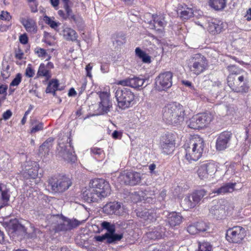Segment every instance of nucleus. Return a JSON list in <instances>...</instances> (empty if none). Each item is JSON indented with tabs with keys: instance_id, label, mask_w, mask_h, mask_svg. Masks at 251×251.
I'll return each mask as SVG.
<instances>
[{
	"instance_id": "1a4fd4ad",
	"label": "nucleus",
	"mask_w": 251,
	"mask_h": 251,
	"mask_svg": "<svg viewBox=\"0 0 251 251\" xmlns=\"http://www.w3.org/2000/svg\"><path fill=\"white\" fill-rule=\"evenodd\" d=\"M52 218L53 221L57 222L54 226L56 232L70 230L80 224V222L75 219L71 220L58 215L53 216Z\"/></svg>"
},
{
	"instance_id": "2eb2a0df",
	"label": "nucleus",
	"mask_w": 251,
	"mask_h": 251,
	"mask_svg": "<svg viewBox=\"0 0 251 251\" xmlns=\"http://www.w3.org/2000/svg\"><path fill=\"white\" fill-rule=\"evenodd\" d=\"M141 176L140 173L136 172H127L122 173L119 179L125 184L134 186L141 182Z\"/></svg>"
},
{
	"instance_id": "4d7b16f0",
	"label": "nucleus",
	"mask_w": 251,
	"mask_h": 251,
	"mask_svg": "<svg viewBox=\"0 0 251 251\" xmlns=\"http://www.w3.org/2000/svg\"><path fill=\"white\" fill-rule=\"evenodd\" d=\"M30 65H28L25 70V75L28 77H32L34 75V71L30 67Z\"/></svg>"
},
{
	"instance_id": "39448f33",
	"label": "nucleus",
	"mask_w": 251,
	"mask_h": 251,
	"mask_svg": "<svg viewBox=\"0 0 251 251\" xmlns=\"http://www.w3.org/2000/svg\"><path fill=\"white\" fill-rule=\"evenodd\" d=\"M118 106L119 108L125 109L132 106L135 101V96L129 89L123 88H118L115 93Z\"/></svg>"
},
{
	"instance_id": "f03ea898",
	"label": "nucleus",
	"mask_w": 251,
	"mask_h": 251,
	"mask_svg": "<svg viewBox=\"0 0 251 251\" xmlns=\"http://www.w3.org/2000/svg\"><path fill=\"white\" fill-rule=\"evenodd\" d=\"M204 146V140L199 136H195L184 145L185 158L189 161H196L202 155Z\"/></svg>"
},
{
	"instance_id": "e433bc0d",
	"label": "nucleus",
	"mask_w": 251,
	"mask_h": 251,
	"mask_svg": "<svg viewBox=\"0 0 251 251\" xmlns=\"http://www.w3.org/2000/svg\"><path fill=\"white\" fill-rule=\"evenodd\" d=\"M59 85L58 81L57 79H52L48 84L46 88V92L47 93H52L53 96L55 95V91L58 90Z\"/></svg>"
},
{
	"instance_id": "473e14b6",
	"label": "nucleus",
	"mask_w": 251,
	"mask_h": 251,
	"mask_svg": "<svg viewBox=\"0 0 251 251\" xmlns=\"http://www.w3.org/2000/svg\"><path fill=\"white\" fill-rule=\"evenodd\" d=\"M181 205L185 210H188L196 206L192 199L191 195L189 196H186L184 198L181 202Z\"/></svg>"
},
{
	"instance_id": "a211bd4d",
	"label": "nucleus",
	"mask_w": 251,
	"mask_h": 251,
	"mask_svg": "<svg viewBox=\"0 0 251 251\" xmlns=\"http://www.w3.org/2000/svg\"><path fill=\"white\" fill-rule=\"evenodd\" d=\"M71 140H69L70 142ZM58 145L60 148H61V151H59V155L62 157V158L68 162H75L76 160V157L75 155V152L74 149L71 147L70 143H69V146H63L62 143L59 141Z\"/></svg>"
},
{
	"instance_id": "b1692460",
	"label": "nucleus",
	"mask_w": 251,
	"mask_h": 251,
	"mask_svg": "<svg viewBox=\"0 0 251 251\" xmlns=\"http://www.w3.org/2000/svg\"><path fill=\"white\" fill-rule=\"evenodd\" d=\"M236 183L228 182L224 184L220 188L215 190L213 193L218 195H225L227 193H230L235 190Z\"/></svg>"
},
{
	"instance_id": "412c9836",
	"label": "nucleus",
	"mask_w": 251,
	"mask_h": 251,
	"mask_svg": "<svg viewBox=\"0 0 251 251\" xmlns=\"http://www.w3.org/2000/svg\"><path fill=\"white\" fill-rule=\"evenodd\" d=\"M103 211L108 215H120L121 205L120 203L111 202L105 204L103 207Z\"/></svg>"
},
{
	"instance_id": "58836bf2",
	"label": "nucleus",
	"mask_w": 251,
	"mask_h": 251,
	"mask_svg": "<svg viewBox=\"0 0 251 251\" xmlns=\"http://www.w3.org/2000/svg\"><path fill=\"white\" fill-rule=\"evenodd\" d=\"M37 75L40 76H45L47 79L51 77L50 71L46 67L44 64H40L37 72Z\"/></svg>"
},
{
	"instance_id": "aec40b11",
	"label": "nucleus",
	"mask_w": 251,
	"mask_h": 251,
	"mask_svg": "<svg viewBox=\"0 0 251 251\" xmlns=\"http://www.w3.org/2000/svg\"><path fill=\"white\" fill-rule=\"evenodd\" d=\"M207 24L208 31L213 35L220 33L224 28L223 23L217 19L209 20Z\"/></svg>"
},
{
	"instance_id": "cd10ccee",
	"label": "nucleus",
	"mask_w": 251,
	"mask_h": 251,
	"mask_svg": "<svg viewBox=\"0 0 251 251\" xmlns=\"http://www.w3.org/2000/svg\"><path fill=\"white\" fill-rule=\"evenodd\" d=\"M165 228L162 226H158L148 233V237L153 240L160 239L165 235Z\"/></svg>"
},
{
	"instance_id": "393cba45",
	"label": "nucleus",
	"mask_w": 251,
	"mask_h": 251,
	"mask_svg": "<svg viewBox=\"0 0 251 251\" xmlns=\"http://www.w3.org/2000/svg\"><path fill=\"white\" fill-rule=\"evenodd\" d=\"M100 101L99 104V109L104 113H107L112 107V103L108 97L104 94L100 95Z\"/></svg>"
},
{
	"instance_id": "f704fd0d",
	"label": "nucleus",
	"mask_w": 251,
	"mask_h": 251,
	"mask_svg": "<svg viewBox=\"0 0 251 251\" xmlns=\"http://www.w3.org/2000/svg\"><path fill=\"white\" fill-rule=\"evenodd\" d=\"M248 74L245 71L243 72V73L240 74V75H234L233 77H231L229 79L227 80V83L228 85H230V84H233L234 83H238L239 81H243L244 80L248 79Z\"/></svg>"
},
{
	"instance_id": "7ed1b4c3",
	"label": "nucleus",
	"mask_w": 251,
	"mask_h": 251,
	"mask_svg": "<svg viewBox=\"0 0 251 251\" xmlns=\"http://www.w3.org/2000/svg\"><path fill=\"white\" fill-rule=\"evenodd\" d=\"M185 110L179 103L168 104L163 108V120L168 124H179L184 120Z\"/></svg>"
},
{
	"instance_id": "6e6d98bb",
	"label": "nucleus",
	"mask_w": 251,
	"mask_h": 251,
	"mask_svg": "<svg viewBox=\"0 0 251 251\" xmlns=\"http://www.w3.org/2000/svg\"><path fill=\"white\" fill-rule=\"evenodd\" d=\"M0 19L9 21L11 19V16L8 12L2 11L0 14Z\"/></svg>"
},
{
	"instance_id": "ea45409f",
	"label": "nucleus",
	"mask_w": 251,
	"mask_h": 251,
	"mask_svg": "<svg viewBox=\"0 0 251 251\" xmlns=\"http://www.w3.org/2000/svg\"><path fill=\"white\" fill-rule=\"evenodd\" d=\"M91 152L93 156L98 160H101L104 157L103 151L100 148H92L91 149Z\"/></svg>"
},
{
	"instance_id": "5701e85b",
	"label": "nucleus",
	"mask_w": 251,
	"mask_h": 251,
	"mask_svg": "<svg viewBox=\"0 0 251 251\" xmlns=\"http://www.w3.org/2000/svg\"><path fill=\"white\" fill-rule=\"evenodd\" d=\"M20 21L27 32L32 34L36 33L37 27L33 20L29 18L26 19L22 18L20 19Z\"/></svg>"
},
{
	"instance_id": "423d86ee",
	"label": "nucleus",
	"mask_w": 251,
	"mask_h": 251,
	"mask_svg": "<svg viewBox=\"0 0 251 251\" xmlns=\"http://www.w3.org/2000/svg\"><path fill=\"white\" fill-rule=\"evenodd\" d=\"M48 183L54 193H63L68 190L72 184L68 177L61 175L51 176L49 179Z\"/></svg>"
},
{
	"instance_id": "a18cd8bd",
	"label": "nucleus",
	"mask_w": 251,
	"mask_h": 251,
	"mask_svg": "<svg viewBox=\"0 0 251 251\" xmlns=\"http://www.w3.org/2000/svg\"><path fill=\"white\" fill-rule=\"evenodd\" d=\"M199 250L198 251H211L212 246L207 242H199L198 243Z\"/></svg>"
},
{
	"instance_id": "9d476101",
	"label": "nucleus",
	"mask_w": 251,
	"mask_h": 251,
	"mask_svg": "<svg viewBox=\"0 0 251 251\" xmlns=\"http://www.w3.org/2000/svg\"><path fill=\"white\" fill-rule=\"evenodd\" d=\"M212 120L210 113H203L193 116L187 122L188 126L192 129H199L208 126Z\"/></svg>"
},
{
	"instance_id": "4c0bfd02",
	"label": "nucleus",
	"mask_w": 251,
	"mask_h": 251,
	"mask_svg": "<svg viewBox=\"0 0 251 251\" xmlns=\"http://www.w3.org/2000/svg\"><path fill=\"white\" fill-rule=\"evenodd\" d=\"M135 53L136 55L140 58L144 63H150L151 62V57L140 48H136L135 49Z\"/></svg>"
},
{
	"instance_id": "864d4df0",
	"label": "nucleus",
	"mask_w": 251,
	"mask_h": 251,
	"mask_svg": "<svg viewBox=\"0 0 251 251\" xmlns=\"http://www.w3.org/2000/svg\"><path fill=\"white\" fill-rule=\"evenodd\" d=\"M155 215L154 213L152 212H150L149 211L147 214V217L145 220V221H147L148 223H151L153 222L155 220Z\"/></svg>"
},
{
	"instance_id": "4be33fe9",
	"label": "nucleus",
	"mask_w": 251,
	"mask_h": 251,
	"mask_svg": "<svg viewBox=\"0 0 251 251\" xmlns=\"http://www.w3.org/2000/svg\"><path fill=\"white\" fill-rule=\"evenodd\" d=\"M234 92L244 94L248 92L249 85L248 78L244 80L243 81H239L228 86Z\"/></svg>"
},
{
	"instance_id": "49530a36",
	"label": "nucleus",
	"mask_w": 251,
	"mask_h": 251,
	"mask_svg": "<svg viewBox=\"0 0 251 251\" xmlns=\"http://www.w3.org/2000/svg\"><path fill=\"white\" fill-rule=\"evenodd\" d=\"M197 226L199 232L208 231L209 229V224L204 222L197 223Z\"/></svg>"
},
{
	"instance_id": "9b49d317",
	"label": "nucleus",
	"mask_w": 251,
	"mask_h": 251,
	"mask_svg": "<svg viewBox=\"0 0 251 251\" xmlns=\"http://www.w3.org/2000/svg\"><path fill=\"white\" fill-rule=\"evenodd\" d=\"M173 76L172 73L170 71L160 73L155 79L156 89L162 91L170 88L172 85Z\"/></svg>"
},
{
	"instance_id": "4468645a",
	"label": "nucleus",
	"mask_w": 251,
	"mask_h": 251,
	"mask_svg": "<svg viewBox=\"0 0 251 251\" xmlns=\"http://www.w3.org/2000/svg\"><path fill=\"white\" fill-rule=\"evenodd\" d=\"M39 165L35 161H26L23 165L22 174L25 179H35L38 175Z\"/></svg>"
},
{
	"instance_id": "09e8293b",
	"label": "nucleus",
	"mask_w": 251,
	"mask_h": 251,
	"mask_svg": "<svg viewBox=\"0 0 251 251\" xmlns=\"http://www.w3.org/2000/svg\"><path fill=\"white\" fill-rule=\"evenodd\" d=\"M0 155L2 156V159H0V165L4 168L9 162L8 155L4 151H0Z\"/></svg>"
},
{
	"instance_id": "c9c22d12",
	"label": "nucleus",
	"mask_w": 251,
	"mask_h": 251,
	"mask_svg": "<svg viewBox=\"0 0 251 251\" xmlns=\"http://www.w3.org/2000/svg\"><path fill=\"white\" fill-rule=\"evenodd\" d=\"M209 5L216 10L223 9L226 6V0H209Z\"/></svg>"
},
{
	"instance_id": "c85d7f7f",
	"label": "nucleus",
	"mask_w": 251,
	"mask_h": 251,
	"mask_svg": "<svg viewBox=\"0 0 251 251\" xmlns=\"http://www.w3.org/2000/svg\"><path fill=\"white\" fill-rule=\"evenodd\" d=\"M66 12V17L71 21H73L76 24L79 26H82L83 23L81 19L76 17L73 13L72 9L70 7V5L64 6Z\"/></svg>"
},
{
	"instance_id": "e2e57ef3",
	"label": "nucleus",
	"mask_w": 251,
	"mask_h": 251,
	"mask_svg": "<svg viewBox=\"0 0 251 251\" xmlns=\"http://www.w3.org/2000/svg\"><path fill=\"white\" fill-rule=\"evenodd\" d=\"M19 41L22 44L25 45L28 42V37L25 34L20 35L19 37Z\"/></svg>"
},
{
	"instance_id": "f8f14e48",
	"label": "nucleus",
	"mask_w": 251,
	"mask_h": 251,
	"mask_svg": "<svg viewBox=\"0 0 251 251\" xmlns=\"http://www.w3.org/2000/svg\"><path fill=\"white\" fill-rule=\"evenodd\" d=\"M246 235L245 228L236 226L229 228L226 231V238L227 241L232 243H240Z\"/></svg>"
},
{
	"instance_id": "052dcab7",
	"label": "nucleus",
	"mask_w": 251,
	"mask_h": 251,
	"mask_svg": "<svg viewBox=\"0 0 251 251\" xmlns=\"http://www.w3.org/2000/svg\"><path fill=\"white\" fill-rule=\"evenodd\" d=\"M148 212V211L147 210L142 211L138 210L137 212V216L139 217H140L141 218L145 220L147 217V214Z\"/></svg>"
},
{
	"instance_id": "c03bdc74",
	"label": "nucleus",
	"mask_w": 251,
	"mask_h": 251,
	"mask_svg": "<svg viewBox=\"0 0 251 251\" xmlns=\"http://www.w3.org/2000/svg\"><path fill=\"white\" fill-rule=\"evenodd\" d=\"M123 237V234H117L114 233L110 235H108V240L106 241V243L111 244L116 241L121 240Z\"/></svg>"
},
{
	"instance_id": "8fccbe9b",
	"label": "nucleus",
	"mask_w": 251,
	"mask_h": 251,
	"mask_svg": "<svg viewBox=\"0 0 251 251\" xmlns=\"http://www.w3.org/2000/svg\"><path fill=\"white\" fill-rule=\"evenodd\" d=\"M34 214L37 218L42 219L46 215H47L46 209L45 208H40L37 210L34 211Z\"/></svg>"
},
{
	"instance_id": "5fc2aeb1",
	"label": "nucleus",
	"mask_w": 251,
	"mask_h": 251,
	"mask_svg": "<svg viewBox=\"0 0 251 251\" xmlns=\"http://www.w3.org/2000/svg\"><path fill=\"white\" fill-rule=\"evenodd\" d=\"M7 89L8 86L7 85L0 83V95H3L4 96L3 98V100L5 99V96L7 95Z\"/></svg>"
},
{
	"instance_id": "3c124183",
	"label": "nucleus",
	"mask_w": 251,
	"mask_h": 251,
	"mask_svg": "<svg viewBox=\"0 0 251 251\" xmlns=\"http://www.w3.org/2000/svg\"><path fill=\"white\" fill-rule=\"evenodd\" d=\"M22 80V75L21 74L18 73L16 75V77L13 79L12 82L10 83V85L11 86H18Z\"/></svg>"
},
{
	"instance_id": "bb28decb",
	"label": "nucleus",
	"mask_w": 251,
	"mask_h": 251,
	"mask_svg": "<svg viewBox=\"0 0 251 251\" xmlns=\"http://www.w3.org/2000/svg\"><path fill=\"white\" fill-rule=\"evenodd\" d=\"M182 217L179 213H170L168 216L167 221L171 226H178L182 222Z\"/></svg>"
},
{
	"instance_id": "20e7f679",
	"label": "nucleus",
	"mask_w": 251,
	"mask_h": 251,
	"mask_svg": "<svg viewBox=\"0 0 251 251\" xmlns=\"http://www.w3.org/2000/svg\"><path fill=\"white\" fill-rule=\"evenodd\" d=\"M187 65L191 74L198 75L207 69L208 61L204 55L196 53L191 56L187 60Z\"/></svg>"
},
{
	"instance_id": "72a5a7b5",
	"label": "nucleus",
	"mask_w": 251,
	"mask_h": 251,
	"mask_svg": "<svg viewBox=\"0 0 251 251\" xmlns=\"http://www.w3.org/2000/svg\"><path fill=\"white\" fill-rule=\"evenodd\" d=\"M227 68L229 72V74L227 78V80L231 78V77H233L234 75H240V74L243 73V72H245L242 69H241L234 65H229Z\"/></svg>"
},
{
	"instance_id": "0e129e2a",
	"label": "nucleus",
	"mask_w": 251,
	"mask_h": 251,
	"mask_svg": "<svg viewBox=\"0 0 251 251\" xmlns=\"http://www.w3.org/2000/svg\"><path fill=\"white\" fill-rule=\"evenodd\" d=\"M100 70L103 73H107L109 71V65L107 63H103L101 65Z\"/></svg>"
},
{
	"instance_id": "338daca9",
	"label": "nucleus",
	"mask_w": 251,
	"mask_h": 251,
	"mask_svg": "<svg viewBox=\"0 0 251 251\" xmlns=\"http://www.w3.org/2000/svg\"><path fill=\"white\" fill-rule=\"evenodd\" d=\"M126 40V37L124 34H122L119 37L116 36V39L115 41L117 43L118 42H120L121 44H123V42L122 41H124V42H125Z\"/></svg>"
},
{
	"instance_id": "c756f323",
	"label": "nucleus",
	"mask_w": 251,
	"mask_h": 251,
	"mask_svg": "<svg viewBox=\"0 0 251 251\" xmlns=\"http://www.w3.org/2000/svg\"><path fill=\"white\" fill-rule=\"evenodd\" d=\"M8 192V190L5 188L3 189L0 185V208L8 205L10 198Z\"/></svg>"
},
{
	"instance_id": "dca6fc26",
	"label": "nucleus",
	"mask_w": 251,
	"mask_h": 251,
	"mask_svg": "<svg viewBox=\"0 0 251 251\" xmlns=\"http://www.w3.org/2000/svg\"><path fill=\"white\" fill-rule=\"evenodd\" d=\"M232 137V133L229 131H224L221 133L218 136L216 148L218 151H224L228 148L230 144V141Z\"/></svg>"
},
{
	"instance_id": "37998d69",
	"label": "nucleus",
	"mask_w": 251,
	"mask_h": 251,
	"mask_svg": "<svg viewBox=\"0 0 251 251\" xmlns=\"http://www.w3.org/2000/svg\"><path fill=\"white\" fill-rule=\"evenodd\" d=\"M194 14L193 10L190 8H187L184 10L180 12V16L181 18L187 20L193 16Z\"/></svg>"
},
{
	"instance_id": "7c9ffc66",
	"label": "nucleus",
	"mask_w": 251,
	"mask_h": 251,
	"mask_svg": "<svg viewBox=\"0 0 251 251\" xmlns=\"http://www.w3.org/2000/svg\"><path fill=\"white\" fill-rule=\"evenodd\" d=\"M63 35L64 38L68 41H75L77 38L76 32L69 27H66L63 29Z\"/></svg>"
},
{
	"instance_id": "f257e3e1",
	"label": "nucleus",
	"mask_w": 251,
	"mask_h": 251,
	"mask_svg": "<svg viewBox=\"0 0 251 251\" xmlns=\"http://www.w3.org/2000/svg\"><path fill=\"white\" fill-rule=\"evenodd\" d=\"M89 186L82 194V198L89 203L98 202L111 193L109 183L103 179L95 178L92 180Z\"/></svg>"
},
{
	"instance_id": "69168bd1",
	"label": "nucleus",
	"mask_w": 251,
	"mask_h": 251,
	"mask_svg": "<svg viewBox=\"0 0 251 251\" xmlns=\"http://www.w3.org/2000/svg\"><path fill=\"white\" fill-rule=\"evenodd\" d=\"M12 114V112L10 110H7L6 111L3 113L2 116L4 120H8L11 117Z\"/></svg>"
},
{
	"instance_id": "6ab92c4d",
	"label": "nucleus",
	"mask_w": 251,
	"mask_h": 251,
	"mask_svg": "<svg viewBox=\"0 0 251 251\" xmlns=\"http://www.w3.org/2000/svg\"><path fill=\"white\" fill-rule=\"evenodd\" d=\"M145 79L134 76L119 81L118 84L124 86H129L134 89H139L144 84Z\"/></svg>"
},
{
	"instance_id": "603ef678",
	"label": "nucleus",
	"mask_w": 251,
	"mask_h": 251,
	"mask_svg": "<svg viewBox=\"0 0 251 251\" xmlns=\"http://www.w3.org/2000/svg\"><path fill=\"white\" fill-rule=\"evenodd\" d=\"M187 231L191 234H195L198 232L197 224L190 225L187 227Z\"/></svg>"
},
{
	"instance_id": "2f4dec72",
	"label": "nucleus",
	"mask_w": 251,
	"mask_h": 251,
	"mask_svg": "<svg viewBox=\"0 0 251 251\" xmlns=\"http://www.w3.org/2000/svg\"><path fill=\"white\" fill-rule=\"evenodd\" d=\"M206 195V191L204 189L197 190L191 194L192 199L196 205L199 204L200 201Z\"/></svg>"
},
{
	"instance_id": "ddd939ff",
	"label": "nucleus",
	"mask_w": 251,
	"mask_h": 251,
	"mask_svg": "<svg viewBox=\"0 0 251 251\" xmlns=\"http://www.w3.org/2000/svg\"><path fill=\"white\" fill-rule=\"evenodd\" d=\"M175 146V136L171 133H167L161 137L160 148L162 153L170 154L174 151Z\"/></svg>"
},
{
	"instance_id": "79ce46f5",
	"label": "nucleus",
	"mask_w": 251,
	"mask_h": 251,
	"mask_svg": "<svg viewBox=\"0 0 251 251\" xmlns=\"http://www.w3.org/2000/svg\"><path fill=\"white\" fill-rule=\"evenodd\" d=\"M31 126V133H35L43 129V123L38 122L36 120H34L32 122Z\"/></svg>"
},
{
	"instance_id": "13d9d810",
	"label": "nucleus",
	"mask_w": 251,
	"mask_h": 251,
	"mask_svg": "<svg viewBox=\"0 0 251 251\" xmlns=\"http://www.w3.org/2000/svg\"><path fill=\"white\" fill-rule=\"evenodd\" d=\"M24 54L23 50L18 48L17 50H15V57L19 60H21L23 58Z\"/></svg>"
},
{
	"instance_id": "680f3d73",
	"label": "nucleus",
	"mask_w": 251,
	"mask_h": 251,
	"mask_svg": "<svg viewBox=\"0 0 251 251\" xmlns=\"http://www.w3.org/2000/svg\"><path fill=\"white\" fill-rule=\"evenodd\" d=\"M94 238L97 241L103 242L104 240H108V234L105 233L101 236H95Z\"/></svg>"
},
{
	"instance_id": "a19ab883",
	"label": "nucleus",
	"mask_w": 251,
	"mask_h": 251,
	"mask_svg": "<svg viewBox=\"0 0 251 251\" xmlns=\"http://www.w3.org/2000/svg\"><path fill=\"white\" fill-rule=\"evenodd\" d=\"M101 226L103 229L107 230L106 234L110 235L115 232V226L114 224H111L107 221H103L101 223Z\"/></svg>"
},
{
	"instance_id": "bf43d9fd",
	"label": "nucleus",
	"mask_w": 251,
	"mask_h": 251,
	"mask_svg": "<svg viewBox=\"0 0 251 251\" xmlns=\"http://www.w3.org/2000/svg\"><path fill=\"white\" fill-rule=\"evenodd\" d=\"M35 52L38 54L39 57H45L47 54L46 50L42 48L36 49L35 50Z\"/></svg>"
},
{
	"instance_id": "6e6552de",
	"label": "nucleus",
	"mask_w": 251,
	"mask_h": 251,
	"mask_svg": "<svg viewBox=\"0 0 251 251\" xmlns=\"http://www.w3.org/2000/svg\"><path fill=\"white\" fill-rule=\"evenodd\" d=\"M217 164L213 160H207L202 162L198 167L197 174L201 179L207 180L217 171Z\"/></svg>"
},
{
	"instance_id": "774afa93",
	"label": "nucleus",
	"mask_w": 251,
	"mask_h": 251,
	"mask_svg": "<svg viewBox=\"0 0 251 251\" xmlns=\"http://www.w3.org/2000/svg\"><path fill=\"white\" fill-rule=\"evenodd\" d=\"M38 5V3L37 2L33 3L32 4H31L30 5L31 11L32 12L36 13L38 11V9H37Z\"/></svg>"
},
{
	"instance_id": "0eeeda50",
	"label": "nucleus",
	"mask_w": 251,
	"mask_h": 251,
	"mask_svg": "<svg viewBox=\"0 0 251 251\" xmlns=\"http://www.w3.org/2000/svg\"><path fill=\"white\" fill-rule=\"evenodd\" d=\"M209 209L210 213L217 219H222L233 209L232 205L227 201L222 200L213 202Z\"/></svg>"
},
{
	"instance_id": "de8ad7c7",
	"label": "nucleus",
	"mask_w": 251,
	"mask_h": 251,
	"mask_svg": "<svg viewBox=\"0 0 251 251\" xmlns=\"http://www.w3.org/2000/svg\"><path fill=\"white\" fill-rule=\"evenodd\" d=\"M44 20L47 24L53 29H55L59 25L58 23L52 20L50 17L46 15L44 17Z\"/></svg>"
},
{
	"instance_id": "f3484780",
	"label": "nucleus",
	"mask_w": 251,
	"mask_h": 251,
	"mask_svg": "<svg viewBox=\"0 0 251 251\" xmlns=\"http://www.w3.org/2000/svg\"><path fill=\"white\" fill-rule=\"evenodd\" d=\"M153 22L149 23L151 28L156 30V32L160 36L163 35L164 28L166 25L164 16L154 15L152 16Z\"/></svg>"
},
{
	"instance_id": "a878e982",
	"label": "nucleus",
	"mask_w": 251,
	"mask_h": 251,
	"mask_svg": "<svg viewBox=\"0 0 251 251\" xmlns=\"http://www.w3.org/2000/svg\"><path fill=\"white\" fill-rule=\"evenodd\" d=\"M54 139L50 137L47 139L39 147V152L41 155L46 156L49 154V152L52 147Z\"/></svg>"
}]
</instances>
